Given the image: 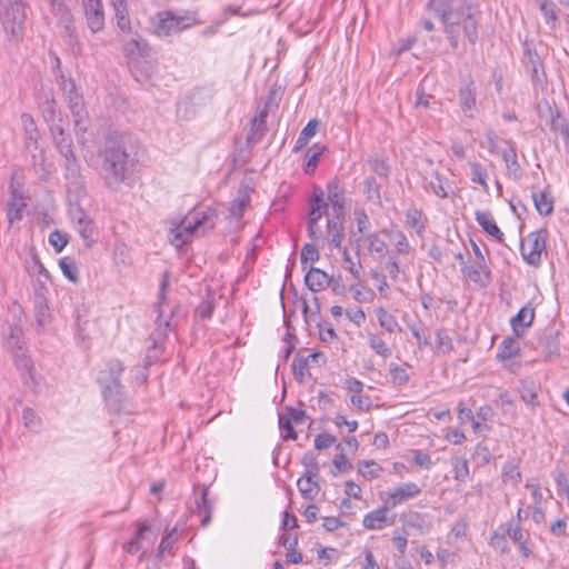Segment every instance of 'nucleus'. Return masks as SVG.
<instances>
[{
	"instance_id": "nucleus-1",
	"label": "nucleus",
	"mask_w": 569,
	"mask_h": 569,
	"mask_svg": "<svg viewBox=\"0 0 569 569\" xmlns=\"http://www.w3.org/2000/svg\"><path fill=\"white\" fill-rule=\"evenodd\" d=\"M216 226L214 210H191L183 220L170 230L171 243L177 248L188 243L192 238L204 234Z\"/></svg>"
},
{
	"instance_id": "nucleus-2",
	"label": "nucleus",
	"mask_w": 569,
	"mask_h": 569,
	"mask_svg": "<svg viewBox=\"0 0 569 569\" xmlns=\"http://www.w3.org/2000/svg\"><path fill=\"white\" fill-rule=\"evenodd\" d=\"M102 176L109 188H117L126 178L128 154L116 141L104 146Z\"/></svg>"
},
{
	"instance_id": "nucleus-3",
	"label": "nucleus",
	"mask_w": 569,
	"mask_h": 569,
	"mask_svg": "<svg viewBox=\"0 0 569 569\" xmlns=\"http://www.w3.org/2000/svg\"><path fill=\"white\" fill-rule=\"evenodd\" d=\"M168 287L167 276L163 277V280L160 284V291L157 302V311L158 317L156 320L157 328L152 336L150 337V346L147 349L144 365L151 366L156 361H158L159 357L162 353V340L166 338L167 332L172 329L171 320L168 319L164 315V303H166V289Z\"/></svg>"
},
{
	"instance_id": "nucleus-4",
	"label": "nucleus",
	"mask_w": 569,
	"mask_h": 569,
	"mask_svg": "<svg viewBox=\"0 0 569 569\" xmlns=\"http://www.w3.org/2000/svg\"><path fill=\"white\" fill-rule=\"evenodd\" d=\"M58 83L71 110L78 141L82 143L81 133H84L88 128V112L83 106V98L74 81L66 78L61 72L59 73Z\"/></svg>"
},
{
	"instance_id": "nucleus-5",
	"label": "nucleus",
	"mask_w": 569,
	"mask_h": 569,
	"mask_svg": "<svg viewBox=\"0 0 569 569\" xmlns=\"http://www.w3.org/2000/svg\"><path fill=\"white\" fill-rule=\"evenodd\" d=\"M428 9L439 16L451 46L457 48L459 46L462 22V11L460 8H453L452 0H430Z\"/></svg>"
},
{
	"instance_id": "nucleus-6",
	"label": "nucleus",
	"mask_w": 569,
	"mask_h": 569,
	"mask_svg": "<svg viewBox=\"0 0 569 569\" xmlns=\"http://www.w3.org/2000/svg\"><path fill=\"white\" fill-rule=\"evenodd\" d=\"M123 370L124 367L119 360H111L99 377L107 406L113 412L121 410L119 393L121 388L120 376Z\"/></svg>"
},
{
	"instance_id": "nucleus-7",
	"label": "nucleus",
	"mask_w": 569,
	"mask_h": 569,
	"mask_svg": "<svg viewBox=\"0 0 569 569\" xmlns=\"http://www.w3.org/2000/svg\"><path fill=\"white\" fill-rule=\"evenodd\" d=\"M200 23L196 12H187L182 16H177L171 11L159 13L158 22L154 26V33L158 37H169L177 34L194 24Z\"/></svg>"
},
{
	"instance_id": "nucleus-8",
	"label": "nucleus",
	"mask_w": 569,
	"mask_h": 569,
	"mask_svg": "<svg viewBox=\"0 0 569 569\" xmlns=\"http://www.w3.org/2000/svg\"><path fill=\"white\" fill-rule=\"evenodd\" d=\"M547 231L541 229L530 232L521 242V256L531 266L541 261V253L546 250Z\"/></svg>"
},
{
	"instance_id": "nucleus-9",
	"label": "nucleus",
	"mask_w": 569,
	"mask_h": 569,
	"mask_svg": "<svg viewBox=\"0 0 569 569\" xmlns=\"http://www.w3.org/2000/svg\"><path fill=\"white\" fill-rule=\"evenodd\" d=\"M26 208L27 201L22 184L13 176L9 183V199L7 201L8 223L12 226L14 222L21 221Z\"/></svg>"
},
{
	"instance_id": "nucleus-10",
	"label": "nucleus",
	"mask_w": 569,
	"mask_h": 569,
	"mask_svg": "<svg viewBox=\"0 0 569 569\" xmlns=\"http://www.w3.org/2000/svg\"><path fill=\"white\" fill-rule=\"evenodd\" d=\"M539 117L541 120H546L549 123L551 130L555 133H559L565 138H569V126L567 120L562 111L555 102L545 100L539 106Z\"/></svg>"
},
{
	"instance_id": "nucleus-11",
	"label": "nucleus",
	"mask_w": 569,
	"mask_h": 569,
	"mask_svg": "<svg viewBox=\"0 0 569 569\" xmlns=\"http://www.w3.org/2000/svg\"><path fill=\"white\" fill-rule=\"evenodd\" d=\"M87 24L93 32H100L104 28V11L101 0H81Z\"/></svg>"
},
{
	"instance_id": "nucleus-12",
	"label": "nucleus",
	"mask_w": 569,
	"mask_h": 569,
	"mask_svg": "<svg viewBox=\"0 0 569 569\" xmlns=\"http://www.w3.org/2000/svg\"><path fill=\"white\" fill-rule=\"evenodd\" d=\"M490 276L491 272L485 258L473 260L470 266L465 267V277L480 288L489 284Z\"/></svg>"
},
{
	"instance_id": "nucleus-13",
	"label": "nucleus",
	"mask_w": 569,
	"mask_h": 569,
	"mask_svg": "<svg viewBox=\"0 0 569 569\" xmlns=\"http://www.w3.org/2000/svg\"><path fill=\"white\" fill-rule=\"evenodd\" d=\"M317 478L318 466L315 463L308 468L306 475L298 480V489L305 499L313 500L318 496L320 487L317 482Z\"/></svg>"
},
{
	"instance_id": "nucleus-14",
	"label": "nucleus",
	"mask_w": 569,
	"mask_h": 569,
	"mask_svg": "<svg viewBox=\"0 0 569 569\" xmlns=\"http://www.w3.org/2000/svg\"><path fill=\"white\" fill-rule=\"evenodd\" d=\"M421 489L415 482L402 483L401 486L395 488L392 491L387 492L388 500L386 503L390 508H395L397 505H400L409 499H412L420 495Z\"/></svg>"
},
{
	"instance_id": "nucleus-15",
	"label": "nucleus",
	"mask_w": 569,
	"mask_h": 569,
	"mask_svg": "<svg viewBox=\"0 0 569 569\" xmlns=\"http://www.w3.org/2000/svg\"><path fill=\"white\" fill-rule=\"evenodd\" d=\"M76 229L84 241L87 248H91L96 242L94 224L93 221L83 211H78L73 214Z\"/></svg>"
},
{
	"instance_id": "nucleus-16",
	"label": "nucleus",
	"mask_w": 569,
	"mask_h": 569,
	"mask_svg": "<svg viewBox=\"0 0 569 569\" xmlns=\"http://www.w3.org/2000/svg\"><path fill=\"white\" fill-rule=\"evenodd\" d=\"M507 535L517 545L520 555L526 559L529 558L532 553V550L528 545L529 533L522 530L520 525L509 521L507 527Z\"/></svg>"
},
{
	"instance_id": "nucleus-17",
	"label": "nucleus",
	"mask_w": 569,
	"mask_h": 569,
	"mask_svg": "<svg viewBox=\"0 0 569 569\" xmlns=\"http://www.w3.org/2000/svg\"><path fill=\"white\" fill-rule=\"evenodd\" d=\"M24 20L23 7L19 2H14L9 10L6 11L3 17V24L7 30H10L12 36L17 37L21 32V27Z\"/></svg>"
},
{
	"instance_id": "nucleus-18",
	"label": "nucleus",
	"mask_w": 569,
	"mask_h": 569,
	"mask_svg": "<svg viewBox=\"0 0 569 569\" xmlns=\"http://www.w3.org/2000/svg\"><path fill=\"white\" fill-rule=\"evenodd\" d=\"M327 199L330 202L336 217L339 218L346 204L345 188L339 181H329L327 184Z\"/></svg>"
},
{
	"instance_id": "nucleus-19",
	"label": "nucleus",
	"mask_w": 569,
	"mask_h": 569,
	"mask_svg": "<svg viewBox=\"0 0 569 569\" xmlns=\"http://www.w3.org/2000/svg\"><path fill=\"white\" fill-rule=\"evenodd\" d=\"M389 509L390 507L386 503L383 507L367 513L362 521L363 527L369 530H380L392 525V521L388 519Z\"/></svg>"
},
{
	"instance_id": "nucleus-20",
	"label": "nucleus",
	"mask_w": 569,
	"mask_h": 569,
	"mask_svg": "<svg viewBox=\"0 0 569 569\" xmlns=\"http://www.w3.org/2000/svg\"><path fill=\"white\" fill-rule=\"evenodd\" d=\"M53 141L64 159H73L72 140L61 124L51 126Z\"/></svg>"
},
{
	"instance_id": "nucleus-21",
	"label": "nucleus",
	"mask_w": 569,
	"mask_h": 569,
	"mask_svg": "<svg viewBox=\"0 0 569 569\" xmlns=\"http://www.w3.org/2000/svg\"><path fill=\"white\" fill-rule=\"evenodd\" d=\"M425 182L426 187H429L431 191L440 198L455 194L453 188L448 182L447 178L437 171H433L429 178H425Z\"/></svg>"
},
{
	"instance_id": "nucleus-22",
	"label": "nucleus",
	"mask_w": 569,
	"mask_h": 569,
	"mask_svg": "<svg viewBox=\"0 0 569 569\" xmlns=\"http://www.w3.org/2000/svg\"><path fill=\"white\" fill-rule=\"evenodd\" d=\"M28 274L32 278H37V281L44 283L49 280V271L42 264L36 249H30V258L24 263Z\"/></svg>"
},
{
	"instance_id": "nucleus-23",
	"label": "nucleus",
	"mask_w": 569,
	"mask_h": 569,
	"mask_svg": "<svg viewBox=\"0 0 569 569\" xmlns=\"http://www.w3.org/2000/svg\"><path fill=\"white\" fill-rule=\"evenodd\" d=\"M305 282L312 292H318L330 286L331 278L319 268H310L305 277Z\"/></svg>"
},
{
	"instance_id": "nucleus-24",
	"label": "nucleus",
	"mask_w": 569,
	"mask_h": 569,
	"mask_svg": "<svg viewBox=\"0 0 569 569\" xmlns=\"http://www.w3.org/2000/svg\"><path fill=\"white\" fill-rule=\"evenodd\" d=\"M66 178L69 191L80 193L82 190V177L74 154L73 159H66Z\"/></svg>"
},
{
	"instance_id": "nucleus-25",
	"label": "nucleus",
	"mask_w": 569,
	"mask_h": 569,
	"mask_svg": "<svg viewBox=\"0 0 569 569\" xmlns=\"http://www.w3.org/2000/svg\"><path fill=\"white\" fill-rule=\"evenodd\" d=\"M476 220L489 236L493 237L498 241H502L503 233L497 226V223L490 212L477 211Z\"/></svg>"
},
{
	"instance_id": "nucleus-26",
	"label": "nucleus",
	"mask_w": 569,
	"mask_h": 569,
	"mask_svg": "<svg viewBox=\"0 0 569 569\" xmlns=\"http://www.w3.org/2000/svg\"><path fill=\"white\" fill-rule=\"evenodd\" d=\"M213 503L208 498V488L201 487L200 489V499L197 500V511L201 517V525L203 527L208 526L211 521Z\"/></svg>"
},
{
	"instance_id": "nucleus-27",
	"label": "nucleus",
	"mask_w": 569,
	"mask_h": 569,
	"mask_svg": "<svg viewBox=\"0 0 569 569\" xmlns=\"http://www.w3.org/2000/svg\"><path fill=\"white\" fill-rule=\"evenodd\" d=\"M250 203V193L247 187L239 189L237 197L231 203L230 216L240 219Z\"/></svg>"
},
{
	"instance_id": "nucleus-28",
	"label": "nucleus",
	"mask_w": 569,
	"mask_h": 569,
	"mask_svg": "<svg viewBox=\"0 0 569 569\" xmlns=\"http://www.w3.org/2000/svg\"><path fill=\"white\" fill-rule=\"evenodd\" d=\"M114 9L117 26L123 32L131 31V21L126 4V0H110Z\"/></svg>"
},
{
	"instance_id": "nucleus-29",
	"label": "nucleus",
	"mask_w": 569,
	"mask_h": 569,
	"mask_svg": "<svg viewBox=\"0 0 569 569\" xmlns=\"http://www.w3.org/2000/svg\"><path fill=\"white\" fill-rule=\"evenodd\" d=\"M342 260L345 264V269L350 272L355 280H360L363 273V267L361 264V260L359 257V251H357L356 257L353 258L347 248L342 249Z\"/></svg>"
},
{
	"instance_id": "nucleus-30",
	"label": "nucleus",
	"mask_w": 569,
	"mask_h": 569,
	"mask_svg": "<svg viewBox=\"0 0 569 569\" xmlns=\"http://www.w3.org/2000/svg\"><path fill=\"white\" fill-rule=\"evenodd\" d=\"M480 114V106L477 103L476 89L473 83L467 86L465 89V117L476 119Z\"/></svg>"
},
{
	"instance_id": "nucleus-31",
	"label": "nucleus",
	"mask_w": 569,
	"mask_h": 569,
	"mask_svg": "<svg viewBox=\"0 0 569 569\" xmlns=\"http://www.w3.org/2000/svg\"><path fill=\"white\" fill-rule=\"evenodd\" d=\"M147 49L148 47L146 41L139 36L129 39L123 44V52L130 60H134L137 57L143 56Z\"/></svg>"
},
{
	"instance_id": "nucleus-32",
	"label": "nucleus",
	"mask_w": 569,
	"mask_h": 569,
	"mask_svg": "<svg viewBox=\"0 0 569 569\" xmlns=\"http://www.w3.org/2000/svg\"><path fill=\"white\" fill-rule=\"evenodd\" d=\"M327 231H328V238L329 242L336 247L341 248V243L343 240V227L340 222V217L337 218H330L327 221Z\"/></svg>"
},
{
	"instance_id": "nucleus-33",
	"label": "nucleus",
	"mask_w": 569,
	"mask_h": 569,
	"mask_svg": "<svg viewBox=\"0 0 569 569\" xmlns=\"http://www.w3.org/2000/svg\"><path fill=\"white\" fill-rule=\"evenodd\" d=\"M532 199L537 211L541 216H550L553 211V198L547 191L533 192Z\"/></svg>"
},
{
	"instance_id": "nucleus-34",
	"label": "nucleus",
	"mask_w": 569,
	"mask_h": 569,
	"mask_svg": "<svg viewBox=\"0 0 569 569\" xmlns=\"http://www.w3.org/2000/svg\"><path fill=\"white\" fill-rule=\"evenodd\" d=\"M375 313L377 316L379 326L388 333H393L397 330H401L396 317L388 312L385 308L377 307L375 309Z\"/></svg>"
},
{
	"instance_id": "nucleus-35",
	"label": "nucleus",
	"mask_w": 569,
	"mask_h": 569,
	"mask_svg": "<svg viewBox=\"0 0 569 569\" xmlns=\"http://www.w3.org/2000/svg\"><path fill=\"white\" fill-rule=\"evenodd\" d=\"M368 346L370 349L378 356L382 357L383 359H387L391 357L392 351L391 348L387 345V342L383 340V338L373 332H368Z\"/></svg>"
},
{
	"instance_id": "nucleus-36",
	"label": "nucleus",
	"mask_w": 569,
	"mask_h": 569,
	"mask_svg": "<svg viewBox=\"0 0 569 569\" xmlns=\"http://www.w3.org/2000/svg\"><path fill=\"white\" fill-rule=\"evenodd\" d=\"M17 369L21 372L22 377L29 376L32 378L33 363L30 357L26 353V349L11 353Z\"/></svg>"
},
{
	"instance_id": "nucleus-37",
	"label": "nucleus",
	"mask_w": 569,
	"mask_h": 569,
	"mask_svg": "<svg viewBox=\"0 0 569 569\" xmlns=\"http://www.w3.org/2000/svg\"><path fill=\"white\" fill-rule=\"evenodd\" d=\"M535 318V311L532 308L522 307L518 313L511 319V326L513 331L519 335L518 327H529Z\"/></svg>"
},
{
	"instance_id": "nucleus-38",
	"label": "nucleus",
	"mask_w": 569,
	"mask_h": 569,
	"mask_svg": "<svg viewBox=\"0 0 569 569\" xmlns=\"http://www.w3.org/2000/svg\"><path fill=\"white\" fill-rule=\"evenodd\" d=\"M318 127H319L318 120H316V119L310 120L306 124V127L302 129V131L300 132V134L296 141L293 150L299 151L300 149L306 147L307 143L309 142V140L316 134Z\"/></svg>"
},
{
	"instance_id": "nucleus-39",
	"label": "nucleus",
	"mask_w": 569,
	"mask_h": 569,
	"mask_svg": "<svg viewBox=\"0 0 569 569\" xmlns=\"http://www.w3.org/2000/svg\"><path fill=\"white\" fill-rule=\"evenodd\" d=\"M6 343L11 353L26 349L22 330L19 327H10Z\"/></svg>"
},
{
	"instance_id": "nucleus-40",
	"label": "nucleus",
	"mask_w": 569,
	"mask_h": 569,
	"mask_svg": "<svg viewBox=\"0 0 569 569\" xmlns=\"http://www.w3.org/2000/svg\"><path fill=\"white\" fill-rule=\"evenodd\" d=\"M363 194L368 201L373 203L380 202V186L375 177H367L363 181Z\"/></svg>"
},
{
	"instance_id": "nucleus-41",
	"label": "nucleus",
	"mask_w": 569,
	"mask_h": 569,
	"mask_svg": "<svg viewBox=\"0 0 569 569\" xmlns=\"http://www.w3.org/2000/svg\"><path fill=\"white\" fill-rule=\"evenodd\" d=\"M389 238L400 254H409L412 250L406 234L402 231L389 232Z\"/></svg>"
},
{
	"instance_id": "nucleus-42",
	"label": "nucleus",
	"mask_w": 569,
	"mask_h": 569,
	"mask_svg": "<svg viewBox=\"0 0 569 569\" xmlns=\"http://www.w3.org/2000/svg\"><path fill=\"white\" fill-rule=\"evenodd\" d=\"M502 480H503V482H510L512 485H518L520 482L521 473H520L519 467L516 462L509 461L503 465Z\"/></svg>"
},
{
	"instance_id": "nucleus-43",
	"label": "nucleus",
	"mask_w": 569,
	"mask_h": 569,
	"mask_svg": "<svg viewBox=\"0 0 569 569\" xmlns=\"http://www.w3.org/2000/svg\"><path fill=\"white\" fill-rule=\"evenodd\" d=\"M59 267L64 277H67L70 281H78V267L73 259L70 257H63L59 261Z\"/></svg>"
},
{
	"instance_id": "nucleus-44",
	"label": "nucleus",
	"mask_w": 569,
	"mask_h": 569,
	"mask_svg": "<svg viewBox=\"0 0 569 569\" xmlns=\"http://www.w3.org/2000/svg\"><path fill=\"white\" fill-rule=\"evenodd\" d=\"M148 530H149L148 525H146V523L139 525V528H138L134 537L124 545V547H123L124 551L130 555L137 553L141 549L140 540L142 539L143 533L147 532Z\"/></svg>"
},
{
	"instance_id": "nucleus-45",
	"label": "nucleus",
	"mask_w": 569,
	"mask_h": 569,
	"mask_svg": "<svg viewBox=\"0 0 569 569\" xmlns=\"http://www.w3.org/2000/svg\"><path fill=\"white\" fill-rule=\"evenodd\" d=\"M389 375L395 386H405L410 379L407 370L396 363H390Z\"/></svg>"
},
{
	"instance_id": "nucleus-46",
	"label": "nucleus",
	"mask_w": 569,
	"mask_h": 569,
	"mask_svg": "<svg viewBox=\"0 0 569 569\" xmlns=\"http://www.w3.org/2000/svg\"><path fill=\"white\" fill-rule=\"evenodd\" d=\"M503 161L506 162L508 173L518 177L520 173V164L515 148L510 147L503 152Z\"/></svg>"
},
{
	"instance_id": "nucleus-47",
	"label": "nucleus",
	"mask_w": 569,
	"mask_h": 569,
	"mask_svg": "<svg viewBox=\"0 0 569 569\" xmlns=\"http://www.w3.org/2000/svg\"><path fill=\"white\" fill-rule=\"evenodd\" d=\"M519 346L513 339H505L500 347L498 357L506 360L516 357L519 353Z\"/></svg>"
},
{
	"instance_id": "nucleus-48",
	"label": "nucleus",
	"mask_w": 569,
	"mask_h": 569,
	"mask_svg": "<svg viewBox=\"0 0 569 569\" xmlns=\"http://www.w3.org/2000/svg\"><path fill=\"white\" fill-rule=\"evenodd\" d=\"M469 166L471 181L487 189V170L477 162H470Z\"/></svg>"
},
{
	"instance_id": "nucleus-49",
	"label": "nucleus",
	"mask_w": 569,
	"mask_h": 569,
	"mask_svg": "<svg viewBox=\"0 0 569 569\" xmlns=\"http://www.w3.org/2000/svg\"><path fill=\"white\" fill-rule=\"evenodd\" d=\"M214 310L213 296L208 293L207 298L203 299L196 309V316L201 319H210Z\"/></svg>"
},
{
	"instance_id": "nucleus-50",
	"label": "nucleus",
	"mask_w": 569,
	"mask_h": 569,
	"mask_svg": "<svg viewBox=\"0 0 569 569\" xmlns=\"http://www.w3.org/2000/svg\"><path fill=\"white\" fill-rule=\"evenodd\" d=\"M323 148H320L318 146H313L312 148H310L308 151H307V158H308V161L306 163V167H305V172L310 174L315 171L316 167H317V163L319 161V158L320 156L322 154L323 152Z\"/></svg>"
},
{
	"instance_id": "nucleus-51",
	"label": "nucleus",
	"mask_w": 569,
	"mask_h": 569,
	"mask_svg": "<svg viewBox=\"0 0 569 569\" xmlns=\"http://www.w3.org/2000/svg\"><path fill=\"white\" fill-rule=\"evenodd\" d=\"M365 240L368 243V250L370 252H376L379 254H383L386 252L387 244L382 239L379 238L377 233H369Z\"/></svg>"
},
{
	"instance_id": "nucleus-52",
	"label": "nucleus",
	"mask_w": 569,
	"mask_h": 569,
	"mask_svg": "<svg viewBox=\"0 0 569 569\" xmlns=\"http://www.w3.org/2000/svg\"><path fill=\"white\" fill-rule=\"evenodd\" d=\"M381 470L375 461L365 460L359 462V472L369 479L379 477Z\"/></svg>"
},
{
	"instance_id": "nucleus-53",
	"label": "nucleus",
	"mask_w": 569,
	"mask_h": 569,
	"mask_svg": "<svg viewBox=\"0 0 569 569\" xmlns=\"http://www.w3.org/2000/svg\"><path fill=\"white\" fill-rule=\"evenodd\" d=\"M320 258L317 247L312 243H306L300 252V261L302 264L308 262H316Z\"/></svg>"
},
{
	"instance_id": "nucleus-54",
	"label": "nucleus",
	"mask_w": 569,
	"mask_h": 569,
	"mask_svg": "<svg viewBox=\"0 0 569 569\" xmlns=\"http://www.w3.org/2000/svg\"><path fill=\"white\" fill-rule=\"evenodd\" d=\"M385 268L392 281H398L400 274H402L406 278L405 271L400 268L397 257L392 254L389 256Z\"/></svg>"
},
{
	"instance_id": "nucleus-55",
	"label": "nucleus",
	"mask_w": 569,
	"mask_h": 569,
	"mask_svg": "<svg viewBox=\"0 0 569 569\" xmlns=\"http://www.w3.org/2000/svg\"><path fill=\"white\" fill-rule=\"evenodd\" d=\"M436 348L439 353L446 355L448 353L451 348V339L448 336V333L443 330H438L436 333Z\"/></svg>"
},
{
	"instance_id": "nucleus-56",
	"label": "nucleus",
	"mask_w": 569,
	"mask_h": 569,
	"mask_svg": "<svg viewBox=\"0 0 569 569\" xmlns=\"http://www.w3.org/2000/svg\"><path fill=\"white\" fill-rule=\"evenodd\" d=\"M22 419H23V423H24L26 428H28L32 431H36L39 429L41 420L32 409L24 408L22 411Z\"/></svg>"
},
{
	"instance_id": "nucleus-57",
	"label": "nucleus",
	"mask_w": 569,
	"mask_h": 569,
	"mask_svg": "<svg viewBox=\"0 0 569 569\" xmlns=\"http://www.w3.org/2000/svg\"><path fill=\"white\" fill-rule=\"evenodd\" d=\"M266 131V123H259V120L257 118H253L251 120V130L250 133L247 137V140L249 143H257L262 138L263 133Z\"/></svg>"
},
{
	"instance_id": "nucleus-58",
	"label": "nucleus",
	"mask_w": 569,
	"mask_h": 569,
	"mask_svg": "<svg viewBox=\"0 0 569 569\" xmlns=\"http://www.w3.org/2000/svg\"><path fill=\"white\" fill-rule=\"evenodd\" d=\"M292 372L295 378L302 382L308 373V359L295 358L292 362Z\"/></svg>"
},
{
	"instance_id": "nucleus-59",
	"label": "nucleus",
	"mask_w": 569,
	"mask_h": 569,
	"mask_svg": "<svg viewBox=\"0 0 569 569\" xmlns=\"http://www.w3.org/2000/svg\"><path fill=\"white\" fill-rule=\"evenodd\" d=\"M279 426H280L283 439H286V440H288V439L296 440L297 439L298 436L292 427L291 419L287 418V416H280Z\"/></svg>"
},
{
	"instance_id": "nucleus-60",
	"label": "nucleus",
	"mask_w": 569,
	"mask_h": 569,
	"mask_svg": "<svg viewBox=\"0 0 569 569\" xmlns=\"http://www.w3.org/2000/svg\"><path fill=\"white\" fill-rule=\"evenodd\" d=\"M49 243L57 252H61L68 243V237L66 233L54 230L49 234Z\"/></svg>"
},
{
	"instance_id": "nucleus-61",
	"label": "nucleus",
	"mask_w": 569,
	"mask_h": 569,
	"mask_svg": "<svg viewBox=\"0 0 569 569\" xmlns=\"http://www.w3.org/2000/svg\"><path fill=\"white\" fill-rule=\"evenodd\" d=\"M407 223L416 230L418 234H421L425 230V224L421 221V213L417 210H409L406 214Z\"/></svg>"
},
{
	"instance_id": "nucleus-62",
	"label": "nucleus",
	"mask_w": 569,
	"mask_h": 569,
	"mask_svg": "<svg viewBox=\"0 0 569 569\" xmlns=\"http://www.w3.org/2000/svg\"><path fill=\"white\" fill-rule=\"evenodd\" d=\"M179 533L178 530L174 528L172 529L164 538H162L160 545H159V552L160 553H171L174 542L178 540Z\"/></svg>"
},
{
	"instance_id": "nucleus-63",
	"label": "nucleus",
	"mask_w": 569,
	"mask_h": 569,
	"mask_svg": "<svg viewBox=\"0 0 569 569\" xmlns=\"http://www.w3.org/2000/svg\"><path fill=\"white\" fill-rule=\"evenodd\" d=\"M337 450L339 451L333 459V465L337 468L338 471H345L347 469H350L352 466L345 452V448L342 445L337 446Z\"/></svg>"
},
{
	"instance_id": "nucleus-64",
	"label": "nucleus",
	"mask_w": 569,
	"mask_h": 569,
	"mask_svg": "<svg viewBox=\"0 0 569 569\" xmlns=\"http://www.w3.org/2000/svg\"><path fill=\"white\" fill-rule=\"evenodd\" d=\"M490 545L500 553H506L509 550L508 541L503 533L493 532L490 538Z\"/></svg>"
}]
</instances>
